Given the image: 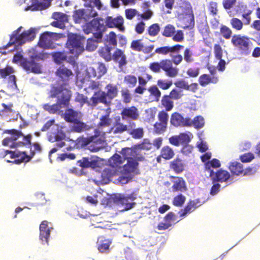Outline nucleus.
I'll use <instances>...</instances> for the list:
<instances>
[{
    "label": "nucleus",
    "mask_w": 260,
    "mask_h": 260,
    "mask_svg": "<svg viewBox=\"0 0 260 260\" xmlns=\"http://www.w3.org/2000/svg\"><path fill=\"white\" fill-rule=\"evenodd\" d=\"M50 97L57 98V103L52 105L45 104L43 105V108L51 114H59L62 108H67L70 105L72 96L70 90L65 87L64 84L58 86H51L49 92Z\"/></svg>",
    "instance_id": "obj_1"
},
{
    "label": "nucleus",
    "mask_w": 260,
    "mask_h": 260,
    "mask_svg": "<svg viewBox=\"0 0 260 260\" xmlns=\"http://www.w3.org/2000/svg\"><path fill=\"white\" fill-rule=\"evenodd\" d=\"M10 136L7 137L3 140L2 144L4 146L11 148L21 146H30L32 136L31 134L24 135L21 130L16 129H6L4 132Z\"/></svg>",
    "instance_id": "obj_2"
},
{
    "label": "nucleus",
    "mask_w": 260,
    "mask_h": 260,
    "mask_svg": "<svg viewBox=\"0 0 260 260\" xmlns=\"http://www.w3.org/2000/svg\"><path fill=\"white\" fill-rule=\"evenodd\" d=\"M48 57V54L45 53H35L31 55L29 59L22 60L21 66L28 73L39 74L42 73L41 66L37 61L43 60Z\"/></svg>",
    "instance_id": "obj_3"
},
{
    "label": "nucleus",
    "mask_w": 260,
    "mask_h": 260,
    "mask_svg": "<svg viewBox=\"0 0 260 260\" xmlns=\"http://www.w3.org/2000/svg\"><path fill=\"white\" fill-rule=\"evenodd\" d=\"M149 69L154 73H159L162 70L167 76L174 78L179 74V70L176 67H173L170 59H162L160 62H153L149 66Z\"/></svg>",
    "instance_id": "obj_4"
},
{
    "label": "nucleus",
    "mask_w": 260,
    "mask_h": 260,
    "mask_svg": "<svg viewBox=\"0 0 260 260\" xmlns=\"http://www.w3.org/2000/svg\"><path fill=\"white\" fill-rule=\"evenodd\" d=\"M231 43L241 55H247L250 53L252 43L248 37L234 35L232 36Z\"/></svg>",
    "instance_id": "obj_5"
},
{
    "label": "nucleus",
    "mask_w": 260,
    "mask_h": 260,
    "mask_svg": "<svg viewBox=\"0 0 260 260\" xmlns=\"http://www.w3.org/2000/svg\"><path fill=\"white\" fill-rule=\"evenodd\" d=\"M130 149L128 148H123L121 150V154L124 159L127 160V163L123 166V170L124 175H135L139 174V172H134L137 169L139 163L138 161H143L144 157L142 156L135 157V158L128 157L127 154H128Z\"/></svg>",
    "instance_id": "obj_6"
},
{
    "label": "nucleus",
    "mask_w": 260,
    "mask_h": 260,
    "mask_svg": "<svg viewBox=\"0 0 260 260\" xmlns=\"http://www.w3.org/2000/svg\"><path fill=\"white\" fill-rule=\"evenodd\" d=\"M101 21H103L102 18L99 17L88 21L83 28L84 33L89 34L92 32L95 39L102 40L105 27L103 23L101 22Z\"/></svg>",
    "instance_id": "obj_7"
},
{
    "label": "nucleus",
    "mask_w": 260,
    "mask_h": 260,
    "mask_svg": "<svg viewBox=\"0 0 260 260\" xmlns=\"http://www.w3.org/2000/svg\"><path fill=\"white\" fill-rule=\"evenodd\" d=\"M98 15V13L92 7L90 8H80L73 12L72 18L75 23H86L92 18Z\"/></svg>",
    "instance_id": "obj_8"
},
{
    "label": "nucleus",
    "mask_w": 260,
    "mask_h": 260,
    "mask_svg": "<svg viewBox=\"0 0 260 260\" xmlns=\"http://www.w3.org/2000/svg\"><path fill=\"white\" fill-rule=\"evenodd\" d=\"M176 8L178 15L188 16V26L193 27L195 24L194 16L190 3L187 0H178Z\"/></svg>",
    "instance_id": "obj_9"
},
{
    "label": "nucleus",
    "mask_w": 260,
    "mask_h": 260,
    "mask_svg": "<svg viewBox=\"0 0 260 260\" xmlns=\"http://www.w3.org/2000/svg\"><path fill=\"white\" fill-rule=\"evenodd\" d=\"M65 45L68 50V53L75 57H78L84 51V44L80 38L76 35L69 36Z\"/></svg>",
    "instance_id": "obj_10"
},
{
    "label": "nucleus",
    "mask_w": 260,
    "mask_h": 260,
    "mask_svg": "<svg viewBox=\"0 0 260 260\" xmlns=\"http://www.w3.org/2000/svg\"><path fill=\"white\" fill-rule=\"evenodd\" d=\"M35 37L36 33L32 28L25 30L19 35L11 36L10 42L6 46L5 48L7 49L9 46L15 44L21 45L26 42L32 41Z\"/></svg>",
    "instance_id": "obj_11"
},
{
    "label": "nucleus",
    "mask_w": 260,
    "mask_h": 260,
    "mask_svg": "<svg viewBox=\"0 0 260 260\" xmlns=\"http://www.w3.org/2000/svg\"><path fill=\"white\" fill-rule=\"evenodd\" d=\"M100 103L104 104L106 106L111 105V101H109L105 94V91L101 90L95 91L90 99V103L88 107L91 109L95 108Z\"/></svg>",
    "instance_id": "obj_12"
},
{
    "label": "nucleus",
    "mask_w": 260,
    "mask_h": 260,
    "mask_svg": "<svg viewBox=\"0 0 260 260\" xmlns=\"http://www.w3.org/2000/svg\"><path fill=\"white\" fill-rule=\"evenodd\" d=\"M171 125L175 127H190V118H184L180 113L174 112L171 114L170 118Z\"/></svg>",
    "instance_id": "obj_13"
},
{
    "label": "nucleus",
    "mask_w": 260,
    "mask_h": 260,
    "mask_svg": "<svg viewBox=\"0 0 260 260\" xmlns=\"http://www.w3.org/2000/svg\"><path fill=\"white\" fill-rule=\"evenodd\" d=\"M136 127V123L134 122H129L128 125L123 124L120 122V119L116 120L112 127L109 131V133L113 134H122L125 132L128 133V129Z\"/></svg>",
    "instance_id": "obj_14"
},
{
    "label": "nucleus",
    "mask_w": 260,
    "mask_h": 260,
    "mask_svg": "<svg viewBox=\"0 0 260 260\" xmlns=\"http://www.w3.org/2000/svg\"><path fill=\"white\" fill-rule=\"evenodd\" d=\"M212 183H223L226 182L231 177L230 173L226 170L219 169L216 172H211L209 175Z\"/></svg>",
    "instance_id": "obj_15"
},
{
    "label": "nucleus",
    "mask_w": 260,
    "mask_h": 260,
    "mask_svg": "<svg viewBox=\"0 0 260 260\" xmlns=\"http://www.w3.org/2000/svg\"><path fill=\"white\" fill-rule=\"evenodd\" d=\"M120 115L124 120H137L140 117L139 110L135 106L123 108Z\"/></svg>",
    "instance_id": "obj_16"
},
{
    "label": "nucleus",
    "mask_w": 260,
    "mask_h": 260,
    "mask_svg": "<svg viewBox=\"0 0 260 260\" xmlns=\"http://www.w3.org/2000/svg\"><path fill=\"white\" fill-rule=\"evenodd\" d=\"M204 202H202L200 199L190 200L183 209H181L179 214L181 217H184L187 214L193 212L197 208L201 206Z\"/></svg>",
    "instance_id": "obj_17"
},
{
    "label": "nucleus",
    "mask_w": 260,
    "mask_h": 260,
    "mask_svg": "<svg viewBox=\"0 0 260 260\" xmlns=\"http://www.w3.org/2000/svg\"><path fill=\"white\" fill-rule=\"evenodd\" d=\"M170 178L173 179L172 189L173 192H185L187 190L185 180L182 177L171 176Z\"/></svg>",
    "instance_id": "obj_18"
},
{
    "label": "nucleus",
    "mask_w": 260,
    "mask_h": 260,
    "mask_svg": "<svg viewBox=\"0 0 260 260\" xmlns=\"http://www.w3.org/2000/svg\"><path fill=\"white\" fill-rule=\"evenodd\" d=\"M52 32H45L42 34L39 41V46L44 49H52L54 48Z\"/></svg>",
    "instance_id": "obj_19"
},
{
    "label": "nucleus",
    "mask_w": 260,
    "mask_h": 260,
    "mask_svg": "<svg viewBox=\"0 0 260 260\" xmlns=\"http://www.w3.org/2000/svg\"><path fill=\"white\" fill-rule=\"evenodd\" d=\"M154 47L153 45H150L146 47L144 46L141 39L134 40L131 44V48L133 50L137 52H142L146 54L150 53L153 50Z\"/></svg>",
    "instance_id": "obj_20"
},
{
    "label": "nucleus",
    "mask_w": 260,
    "mask_h": 260,
    "mask_svg": "<svg viewBox=\"0 0 260 260\" xmlns=\"http://www.w3.org/2000/svg\"><path fill=\"white\" fill-rule=\"evenodd\" d=\"M183 48L184 46L180 44H176L172 46H163L156 48L155 50V53L162 55H167L175 53H178Z\"/></svg>",
    "instance_id": "obj_21"
},
{
    "label": "nucleus",
    "mask_w": 260,
    "mask_h": 260,
    "mask_svg": "<svg viewBox=\"0 0 260 260\" xmlns=\"http://www.w3.org/2000/svg\"><path fill=\"white\" fill-rule=\"evenodd\" d=\"M11 158L14 159L13 162L16 164L22 162H27L31 159V156L24 151H12Z\"/></svg>",
    "instance_id": "obj_22"
},
{
    "label": "nucleus",
    "mask_w": 260,
    "mask_h": 260,
    "mask_svg": "<svg viewBox=\"0 0 260 260\" xmlns=\"http://www.w3.org/2000/svg\"><path fill=\"white\" fill-rule=\"evenodd\" d=\"M40 239L43 244L48 243V239L50 235V230L48 227V222L43 221L40 225Z\"/></svg>",
    "instance_id": "obj_23"
},
{
    "label": "nucleus",
    "mask_w": 260,
    "mask_h": 260,
    "mask_svg": "<svg viewBox=\"0 0 260 260\" xmlns=\"http://www.w3.org/2000/svg\"><path fill=\"white\" fill-rule=\"evenodd\" d=\"M105 23L108 27H117L120 29L123 24V18L120 16L116 17L107 16L106 18Z\"/></svg>",
    "instance_id": "obj_24"
},
{
    "label": "nucleus",
    "mask_w": 260,
    "mask_h": 260,
    "mask_svg": "<svg viewBox=\"0 0 260 260\" xmlns=\"http://www.w3.org/2000/svg\"><path fill=\"white\" fill-rule=\"evenodd\" d=\"M112 59L118 63V67L121 68L126 64L127 61L126 56L124 52L119 49H116L112 55Z\"/></svg>",
    "instance_id": "obj_25"
},
{
    "label": "nucleus",
    "mask_w": 260,
    "mask_h": 260,
    "mask_svg": "<svg viewBox=\"0 0 260 260\" xmlns=\"http://www.w3.org/2000/svg\"><path fill=\"white\" fill-rule=\"evenodd\" d=\"M170 168L176 174H180L185 170V164L183 160L178 157L170 162Z\"/></svg>",
    "instance_id": "obj_26"
},
{
    "label": "nucleus",
    "mask_w": 260,
    "mask_h": 260,
    "mask_svg": "<svg viewBox=\"0 0 260 260\" xmlns=\"http://www.w3.org/2000/svg\"><path fill=\"white\" fill-rule=\"evenodd\" d=\"M200 85L205 87L210 84H216L218 81V78L215 76H211L209 74H204L201 75L198 79Z\"/></svg>",
    "instance_id": "obj_27"
},
{
    "label": "nucleus",
    "mask_w": 260,
    "mask_h": 260,
    "mask_svg": "<svg viewBox=\"0 0 260 260\" xmlns=\"http://www.w3.org/2000/svg\"><path fill=\"white\" fill-rule=\"evenodd\" d=\"M55 74L57 77L65 82L68 81L70 77L73 75L72 71L64 66L59 67L57 69Z\"/></svg>",
    "instance_id": "obj_28"
},
{
    "label": "nucleus",
    "mask_w": 260,
    "mask_h": 260,
    "mask_svg": "<svg viewBox=\"0 0 260 260\" xmlns=\"http://www.w3.org/2000/svg\"><path fill=\"white\" fill-rule=\"evenodd\" d=\"M179 135L180 144L186 145L183 148V150L184 151H188L189 152H191L193 149V147L187 144L191 141L190 136H192V134L190 132L188 133H181Z\"/></svg>",
    "instance_id": "obj_29"
},
{
    "label": "nucleus",
    "mask_w": 260,
    "mask_h": 260,
    "mask_svg": "<svg viewBox=\"0 0 260 260\" xmlns=\"http://www.w3.org/2000/svg\"><path fill=\"white\" fill-rule=\"evenodd\" d=\"M78 163L82 168L95 169L99 167V162L97 160L88 157H83L78 161Z\"/></svg>",
    "instance_id": "obj_30"
},
{
    "label": "nucleus",
    "mask_w": 260,
    "mask_h": 260,
    "mask_svg": "<svg viewBox=\"0 0 260 260\" xmlns=\"http://www.w3.org/2000/svg\"><path fill=\"white\" fill-rule=\"evenodd\" d=\"M161 108H164L166 112L171 111L174 108V102L168 94L164 95L160 101Z\"/></svg>",
    "instance_id": "obj_31"
},
{
    "label": "nucleus",
    "mask_w": 260,
    "mask_h": 260,
    "mask_svg": "<svg viewBox=\"0 0 260 260\" xmlns=\"http://www.w3.org/2000/svg\"><path fill=\"white\" fill-rule=\"evenodd\" d=\"M106 88L107 89V92H105V94L109 101L111 102L112 100L118 95V87L115 85L109 83L106 85Z\"/></svg>",
    "instance_id": "obj_32"
},
{
    "label": "nucleus",
    "mask_w": 260,
    "mask_h": 260,
    "mask_svg": "<svg viewBox=\"0 0 260 260\" xmlns=\"http://www.w3.org/2000/svg\"><path fill=\"white\" fill-rule=\"evenodd\" d=\"M229 169L233 175L239 176L243 173V166L240 162H232L230 164Z\"/></svg>",
    "instance_id": "obj_33"
},
{
    "label": "nucleus",
    "mask_w": 260,
    "mask_h": 260,
    "mask_svg": "<svg viewBox=\"0 0 260 260\" xmlns=\"http://www.w3.org/2000/svg\"><path fill=\"white\" fill-rule=\"evenodd\" d=\"M221 166L219 160L216 158H213L211 160L207 161L205 164V170L207 172L209 175H211V172H214L212 169H217Z\"/></svg>",
    "instance_id": "obj_34"
},
{
    "label": "nucleus",
    "mask_w": 260,
    "mask_h": 260,
    "mask_svg": "<svg viewBox=\"0 0 260 260\" xmlns=\"http://www.w3.org/2000/svg\"><path fill=\"white\" fill-rule=\"evenodd\" d=\"M160 156L165 160H170L173 158L175 153L173 149L169 146L166 145L162 147L160 150Z\"/></svg>",
    "instance_id": "obj_35"
},
{
    "label": "nucleus",
    "mask_w": 260,
    "mask_h": 260,
    "mask_svg": "<svg viewBox=\"0 0 260 260\" xmlns=\"http://www.w3.org/2000/svg\"><path fill=\"white\" fill-rule=\"evenodd\" d=\"M77 116L78 113L77 111L72 109H68L66 111L63 118L68 122L76 123L77 120Z\"/></svg>",
    "instance_id": "obj_36"
},
{
    "label": "nucleus",
    "mask_w": 260,
    "mask_h": 260,
    "mask_svg": "<svg viewBox=\"0 0 260 260\" xmlns=\"http://www.w3.org/2000/svg\"><path fill=\"white\" fill-rule=\"evenodd\" d=\"M111 243L112 241L109 239H102L99 242L98 249L101 253L109 252Z\"/></svg>",
    "instance_id": "obj_37"
},
{
    "label": "nucleus",
    "mask_w": 260,
    "mask_h": 260,
    "mask_svg": "<svg viewBox=\"0 0 260 260\" xmlns=\"http://www.w3.org/2000/svg\"><path fill=\"white\" fill-rule=\"evenodd\" d=\"M111 48L108 46H105L102 47L99 50L100 55L103 57L106 61H109L111 60L112 56L111 53Z\"/></svg>",
    "instance_id": "obj_38"
},
{
    "label": "nucleus",
    "mask_w": 260,
    "mask_h": 260,
    "mask_svg": "<svg viewBox=\"0 0 260 260\" xmlns=\"http://www.w3.org/2000/svg\"><path fill=\"white\" fill-rule=\"evenodd\" d=\"M147 90L149 92L150 96L153 98L155 101H159L161 93L156 85H151L148 88Z\"/></svg>",
    "instance_id": "obj_39"
},
{
    "label": "nucleus",
    "mask_w": 260,
    "mask_h": 260,
    "mask_svg": "<svg viewBox=\"0 0 260 260\" xmlns=\"http://www.w3.org/2000/svg\"><path fill=\"white\" fill-rule=\"evenodd\" d=\"M109 163L112 167L118 168L123 164V161L121 156L115 153L109 159Z\"/></svg>",
    "instance_id": "obj_40"
},
{
    "label": "nucleus",
    "mask_w": 260,
    "mask_h": 260,
    "mask_svg": "<svg viewBox=\"0 0 260 260\" xmlns=\"http://www.w3.org/2000/svg\"><path fill=\"white\" fill-rule=\"evenodd\" d=\"M232 30L228 26L221 24L219 28V34L224 39L226 40L230 39L232 38Z\"/></svg>",
    "instance_id": "obj_41"
},
{
    "label": "nucleus",
    "mask_w": 260,
    "mask_h": 260,
    "mask_svg": "<svg viewBox=\"0 0 260 260\" xmlns=\"http://www.w3.org/2000/svg\"><path fill=\"white\" fill-rule=\"evenodd\" d=\"M205 124L204 119L201 116H196L193 120L190 119V126H193L196 129L202 128Z\"/></svg>",
    "instance_id": "obj_42"
},
{
    "label": "nucleus",
    "mask_w": 260,
    "mask_h": 260,
    "mask_svg": "<svg viewBox=\"0 0 260 260\" xmlns=\"http://www.w3.org/2000/svg\"><path fill=\"white\" fill-rule=\"evenodd\" d=\"M111 122L112 119L110 118L109 114H107L101 117L98 126L99 128L108 127L111 125Z\"/></svg>",
    "instance_id": "obj_43"
},
{
    "label": "nucleus",
    "mask_w": 260,
    "mask_h": 260,
    "mask_svg": "<svg viewBox=\"0 0 260 260\" xmlns=\"http://www.w3.org/2000/svg\"><path fill=\"white\" fill-rule=\"evenodd\" d=\"M230 24L234 29L240 31L243 29L244 23L240 19L233 17L230 20Z\"/></svg>",
    "instance_id": "obj_44"
},
{
    "label": "nucleus",
    "mask_w": 260,
    "mask_h": 260,
    "mask_svg": "<svg viewBox=\"0 0 260 260\" xmlns=\"http://www.w3.org/2000/svg\"><path fill=\"white\" fill-rule=\"evenodd\" d=\"M133 127L128 129V133L134 139H141L144 136V130L142 127L135 128Z\"/></svg>",
    "instance_id": "obj_45"
},
{
    "label": "nucleus",
    "mask_w": 260,
    "mask_h": 260,
    "mask_svg": "<svg viewBox=\"0 0 260 260\" xmlns=\"http://www.w3.org/2000/svg\"><path fill=\"white\" fill-rule=\"evenodd\" d=\"M85 2L84 6L90 8V7H95L98 10L102 9L103 4L101 0H82Z\"/></svg>",
    "instance_id": "obj_46"
},
{
    "label": "nucleus",
    "mask_w": 260,
    "mask_h": 260,
    "mask_svg": "<svg viewBox=\"0 0 260 260\" xmlns=\"http://www.w3.org/2000/svg\"><path fill=\"white\" fill-rule=\"evenodd\" d=\"M186 197L182 193H179L175 196L172 201V204L176 207H181L186 201Z\"/></svg>",
    "instance_id": "obj_47"
},
{
    "label": "nucleus",
    "mask_w": 260,
    "mask_h": 260,
    "mask_svg": "<svg viewBox=\"0 0 260 260\" xmlns=\"http://www.w3.org/2000/svg\"><path fill=\"white\" fill-rule=\"evenodd\" d=\"M54 61L57 64H60L67 58V54L64 52H56L52 54Z\"/></svg>",
    "instance_id": "obj_48"
},
{
    "label": "nucleus",
    "mask_w": 260,
    "mask_h": 260,
    "mask_svg": "<svg viewBox=\"0 0 260 260\" xmlns=\"http://www.w3.org/2000/svg\"><path fill=\"white\" fill-rule=\"evenodd\" d=\"M167 125L157 121L153 125V133L157 135H161L167 131Z\"/></svg>",
    "instance_id": "obj_49"
},
{
    "label": "nucleus",
    "mask_w": 260,
    "mask_h": 260,
    "mask_svg": "<svg viewBox=\"0 0 260 260\" xmlns=\"http://www.w3.org/2000/svg\"><path fill=\"white\" fill-rule=\"evenodd\" d=\"M176 32L175 27L174 25L171 24L166 25L163 31L162 32V35L166 37H172Z\"/></svg>",
    "instance_id": "obj_50"
},
{
    "label": "nucleus",
    "mask_w": 260,
    "mask_h": 260,
    "mask_svg": "<svg viewBox=\"0 0 260 260\" xmlns=\"http://www.w3.org/2000/svg\"><path fill=\"white\" fill-rule=\"evenodd\" d=\"M124 82L129 87H134L137 84V79L135 76L133 75H127L124 76Z\"/></svg>",
    "instance_id": "obj_51"
},
{
    "label": "nucleus",
    "mask_w": 260,
    "mask_h": 260,
    "mask_svg": "<svg viewBox=\"0 0 260 260\" xmlns=\"http://www.w3.org/2000/svg\"><path fill=\"white\" fill-rule=\"evenodd\" d=\"M160 27L158 23L150 25L147 29L148 35L151 37L156 36L160 31Z\"/></svg>",
    "instance_id": "obj_52"
},
{
    "label": "nucleus",
    "mask_w": 260,
    "mask_h": 260,
    "mask_svg": "<svg viewBox=\"0 0 260 260\" xmlns=\"http://www.w3.org/2000/svg\"><path fill=\"white\" fill-rule=\"evenodd\" d=\"M173 84L172 80L165 79H158L157 81V85L162 90H168Z\"/></svg>",
    "instance_id": "obj_53"
},
{
    "label": "nucleus",
    "mask_w": 260,
    "mask_h": 260,
    "mask_svg": "<svg viewBox=\"0 0 260 260\" xmlns=\"http://www.w3.org/2000/svg\"><path fill=\"white\" fill-rule=\"evenodd\" d=\"M101 40H95L92 38H89L87 40L86 49L88 51H93L97 48V44L101 42Z\"/></svg>",
    "instance_id": "obj_54"
},
{
    "label": "nucleus",
    "mask_w": 260,
    "mask_h": 260,
    "mask_svg": "<svg viewBox=\"0 0 260 260\" xmlns=\"http://www.w3.org/2000/svg\"><path fill=\"white\" fill-rule=\"evenodd\" d=\"M121 98L124 104H128L132 101V95L129 90L126 88H122L121 90Z\"/></svg>",
    "instance_id": "obj_55"
},
{
    "label": "nucleus",
    "mask_w": 260,
    "mask_h": 260,
    "mask_svg": "<svg viewBox=\"0 0 260 260\" xmlns=\"http://www.w3.org/2000/svg\"><path fill=\"white\" fill-rule=\"evenodd\" d=\"M75 101L79 103L81 106H83L84 104H86L88 107V103H90V100L88 101L87 96L79 93H77L75 96Z\"/></svg>",
    "instance_id": "obj_56"
},
{
    "label": "nucleus",
    "mask_w": 260,
    "mask_h": 260,
    "mask_svg": "<svg viewBox=\"0 0 260 260\" xmlns=\"http://www.w3.org/2000/svg\"><path fill=\"white\" fill-rule=\"evenodd\" d=\"M168 95L173 100H178L183 95L182 90L176 88L173 89Z\"/></svg>",
    "instance_id": "obj_57"
},
{
    "label": "nucleus",
    "mask_w": 260,
    "mask_h": 260,
    "mask_svg": "<svg viewBox=\"0 0 260 260\" xmlns=\"http://www.w3.org/2000/svg\"><path fill=\"white\" fill-rule=\"evenodd\" d=\"M157 118L158 120V122L168 125L169 115L167 112L164 110L159 112L157 115Z\"/></svg>",
    "instance_id": "obj_58"
},
{
    "label": "nucleus",
    "mask_w": 260,
    "mask_h": 260,
    "mask_svg": "<svg viewBox=\"0 0 260 260\" xmlns=\"http://www.w3.org/2000/svg\"><path fill=\"white\" fill-rule=\"evenodd\" d=\"M2 106L4 108L3 110L0 111V115L4 116L5 114L9 115L10 113H14L15 111L13 110L12 108L13 105L12 104H10L8 105L3 103Z\"/></svg>",
    "instance_id": "obj_59"
},
{
    "label": "nucleus",
    "mask_w": 260,
    "mask_h": 260,
    "mask_svg": "<svg viewBox=\"0 0 260 260\" xmlns=\"http://www.w3.org/2000/svg\"><path fill=\"white\" fill-rule=\"evenodd\" d=\"M66 138V134L61 131H57L54 134L53 137L50 136L49 141L53 142H58L62 141Z\"/></svg>",
    "instance_id": "obj_60"
},
{
    "label": "nucleus",
    "mask_w": 260,
    "mask_h": 260,
    "mask_svg": "<svg viewBox=\"0 0 260 260\" xmlns=\"http://www.w3.org/2000/svg\"><path fill=\"white\" fill-rule=\"evenodd\" d=\"M183 59L187 63H190L193 61L192 53L189 48H186L183 53Z\"/></svg>",
    "instance_id": "obj_61"
},
{
    "label": "nucleus",
    "mask_w": 260,
    "mask_h": 260,
    "mask_svg": "<svg viewBox=\"0 0 260 260\" xmlns=\"http://www.w3.org/2000/svg\"><path fill=\"white\" fill-rule=\"evenodd\" d=\"M97 72L98 75L95 74L94 76H97L98 78H100L103 76L107 72V68L104 63L101 62H98L97 63Z\"/></svg>",
    "instance_id": "obj_62"
},
{
    "label": "nucleus",
    "mask_w": 260,
    "mask_h": 260,
    "mask_svg": "<svg viewBox=\"0 0 260 260\" xmlns=\"http://www.w3.org/2000/svg\"><path fill=\"white\" fill-rule=\"evenodd\" d=\"M128 199L123 195L122 199L121 201V203H120V205H124V210H128L134 207L136 203L135 202L133 203H128Z\"/></svg>",
    "instance_id": "obj_63"
},
{
    "label": "nucleus",
    "mask_w": 260,
    "mask_h": 260,
    "mask_svg": "<svg viewBox=\"0 0 260 260\" xmlns=\"http://www.w3.org/2000/svg\"><path fill=\"white\" fill-rule=\"evenodd\" d=\"M125 17L128 20L133 19L137 15H139L135 9L129 8L125 10Z\"/></svg>",
    "instance_id": "obj_64"
}]
</instances>
